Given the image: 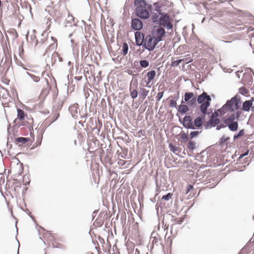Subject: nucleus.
I'll return each mask as SVG.
<instances>
[{
	"instance_id": "nucleus-2",
	"label": "nucleus",
	"mask_w": 254,
	"mask_h": 254,
	"mask_svg": "<svg viewBox=\"0 0 254 254\" xmlns=\"http://www.w3.org/2000/svg\"><path fill=\"white\" fill-rule=\"evenodd\" d=\"M134 4L136 7L135 14L136 16L142 19H146L149 17L150 14L146 7L147 3L145 0H135Z\"/></svg>"
},
{
	"instance_id": "nucleus-17",
	"label": "nucleus",
	"mask_w": 254,
	"mask_h": 254,
	"mask_svg": "<svg viewBox=\"0 0 254 254\" xmlns=\"http://www.w3.org/2000/svg\"><path fill=\"white\" fill-rule=\"evenodd\" d=\"M69 111L70 112L73 118H77L79 114V111L77 104H73L69 107Z\"/></svg>"
},
{
	"instance_id": "nucleus-38",
	"label": "nucleus",
	"mask_w": 254,
	"mask_h": 254,
	"mask_svg": "<svg viewBox=\"0 0 254 254\" xmlns=\"http://www.w3.org/2000/svg\"><path fill=\"white\" fill-rule=\"evenodd\" d=\"M169 147L170 149V150L172 151L173 153H175L177 151H178V147L176 146L173 145L172 144H170L169 145Z\"/></svg>"
},
{
	"instance_id": "nucleus-30",
	"label": "nucleus",
	"mask_w": 254,
	"mask_h": 254,
	"mask_svg": "<svg viewBox=\"0 0 254 254\" xmlns=\"http://www.w3.org/2000/svg\"><path fill=\"white\" fill-rule=\"evenodd\" d=\"M17 117L18 118L21 120L24 118V111L20 109H17Z\"/></svg>"
},
{
	"instance_id": "nucleus-51",
	"label": "nucleus",
	"mask_w": 254,
	"mask_h": 254,
	"mask_svg": "<svg viewBox=\"0 0 254 254\" xmlns=\"http://www.w3.org/2000/svg\"><path fill=\"white\" fill-rule=\"evenodd\" d=\"M59 116V114H58V115H57V117H56V118H55V119L54 120V121H56V120L58 118Z\"/></svg>"
},
{
	"instance_id": "nucleus-64",
	"label": "nucleus",
	"mask_w": 254,
	"mask_h": 254,
	"mask_svg": "<svg viewBox=\"0 0 254 254\" xmlns=\"http://www.w3.org/2000/svg\"><path fill=\"white\" fill-rule=\"evenodd\" d=\"M11 146H12V145H11V144H10V147H9V148H10V149L11 148Z\"/></svg>"
},
{
	"instance_id": "nucleus-23",
	"label": "nucleus",
	"mask_w": 254,
	"mask_h": 254,
	"mask_svg": "<svg viewBox=\"0 0 254 254\" xmlns=\"http://www.w3.org/2000/svg\"><path fill=\"white\" fill-rule=\"evenodd\" d=\"M30 140L29 138L27 137H18L16 139V144H17L18 143H21L22 144H24L28 142Z\"/></svg>"
},
{
	"instance_id": "nucleus-35",
	"label": "nucleus",
	"mask_w": 254,
	"mask_h": 254,
	"mask_svg": "<svg viewBox=\"0 0 254 254\" xmlns=\"http://www.w3.org/2000/svg\"><path fill=\"white\" fill-rule=\"evenodd\" d=\"M172 195V193L169 192L166 195H163L162 197V199L166 201H168L171 198Z\"/></svg>"
},
{
	"instance_id": "nucleus-14",
	"label": "nucleus",
	"mask_w": 254,
	"mask_h": 254,
	"mask_svg": "<svg viewBox=\"0 0 254 254\" xmlns=\"http://www.w3.org/2000/svg\"><path fill=\"white\" fill-rule=\"evenodd\" d=\"M254 101V98L252 97L250 100H246L243 102L242 109L245 112L251 110V107Z\"/></svg>"
},
{
	"instance_id": "nucleus-44",
	"label": "nucleus",
	"mask_w": 254,
	"mask_h": 254,
	"mask_svg": "<svg viewBox=\"0 0 254 254\" xmlns=\"http://www.w3.org/2000/svg\"><path fill=\"white\" fill-rule=\"evenodd\" d=\"M31 40H33V41H35V46H36L37 45H38V40L36 39V36L35 35H32L31 36Z\"/></svg>"
},
{
	"instance_id": "nucleus-42",
	"label": "nucleus",
	"mask_w": 254,
	"mask_h": 254,
	"mask_svg": "<svg viewBox=\"0 0 254 254\" xmlns=\"http://www.w3.org/2000/svg\"><path fill=\"white\" fill-rule=\"evenodd\" d=\"M170 106L171 107H175V108H176L177 107V102H176V101L175 100H171L170 101Z\"/></svg>"
},
{
	"instance_id": "nucleus-40",
	"label": "nucleus",
	"mask_w": 254,
	"mask_h": 254,
	"mask_svg": "<svg viewBox=\"0 0 254 254\" xmlns=\"http://www.w3.org/2000/svg\"><path fill=\"white\" fill-rule=\"evenodd\" d=\"M163 96V92H159L156 96V100L157 101H159L162 98Z\"/></svg>"
},
{
	"instance_id": "nucleus-1",
	"label": "nucleus",
	"mask_w": 254,
	"mask_h": 254,
	"mask_svg": "<svg viewBox=\"0 0 254 254\" xmlns=\"http://www.w3.org/2000/svg\"><path fill=\"white\" fill-rule=\"evenodd\" d=\"M241 104V97L237 94L226 103L220 109L219 112L222 115L225 114L227 112L237 111L240 108Z\"/></svg>"
},
{
	"instance_id": "nucleus-32",
	"label": "nucleus",
	"mask_w": 254,
	"mask_h": 254,
	"mask_svg": "<svg viewBox=\"0 0 254 254\" xmlns=\"http://www.w3.org/2000/svg\"><path fill=\"white\" fill-rule=\"evenodd\" d=\"M180 140L182 142H186L188 140V136L185 133H181L180 134Z\"/></svg>"
},
{
	"instance_id": "nucleus-49",
	"label": "nucleus",
	"mask_w": 254,
	"mask_h": 254,
	"mask_svg": "<svg viewBox=\"0 0 254 254\" xmlns=\"http://www.w3.org/2000/svg\"><path fill=\"white\" fill-rule=\"evenodd\" d=\"M251 111L252 112H254V103L253 104V105L252 106V107H251Z\"/></svg>"
},
{
	"instance_id": "nucleus-19",
	"label": "nucleus",
	"mask_w": 254,
	"mask_h": 254,
	"mask_svg": "<svg viewBox=\"0 0 254 254\" xmlns=\"http://www.w3.org/2000/svg\"><path fill=\"white\" fill-rule=\"evenodd\" d=\"M200 106V110L201 112L205 116L207 112V108L210 105V102L205 101L203 103H201Z\"/></svg>"
},
{
	"instance_id": "nucleus-13",
	"label": "nucleus",
	"mask_w": 254,
	"mask_h": 254,
	"mask_svg": "<svg viewBox=\"0 0 254 254\" xmlns=\"http://www.w3.org/2000/svg\"><path fill=\"white\" fill-rule=\"evenodd\" d=\"M197 102L198 104L203 103L205 101L210 102L211 100L209 95L203 91L202 94L199 95L196 98Z\"/></svg>"
},
{
	"instance_id": "nucleus-16",
	"label": "nucleus",
	"mask_w": 254,
	"mask_h": 254,
	"mask_svg": "<svg viewBox=\"0 0 254 254\" xmlns=\"http://www.w3.org/2000/svg\"><path fill=\"white\" fill-rule=\"evenodd\" d=\"M204 119V116H199L196 118L193 123L194 127H200L203 125V121Z\"/></svg>"
},
{
	"instance_id": "nucleus-12",
	"label": "nucleus",
	"mask_w": 254,
	"mask_h": 254,
	"mask_svg": "<svg viewBox=\"0 0 254 254\" xmlns=\"http://www.w3.org/2000/svg\"><path fill=\"white\" fill-rule=\"evenodd\" d=\"M144 39V35L143 33L139 32H136L135 33V40L136 46H143Z\"/></svg>"
},
{
	"instance_id": "nucleus-52",
	"label": "nucleus",
	"mask_w": 254,
	"mask_h": 254,
	"mask_svg": "<svg viewBox=\"0 0 254 254\" xmlns=\"http://www.w3.org/2000/svg\"><path fill=\"white\" fill-rule=\"evenodd\" d=\"M222 42L224 43H230V41H222Z\"/></svg>"
},
{
	"instance_id": "nucleus-28",
	"label": "nucleus",
	"mask_w": 254,
	"mask_h": 254,
	"mask_svg": "<svg viewBox=\"0 0 254 254\" xmlns=\"http://www.w3.org/2000/svg\"><path fill=\"white\" fill-rule=\"evenodd\" d=\"M161 13H154L153 16H152V20L153 23L157 24L158 21L159 20V14Z\"/></svg>"
},
{
	"instance_id": "nucleus-60",
	"label": "nucleus",
	"mask_w": 254,
	"mask_h": 254,
	"mask_svg": "<svg viewBox=\"0 0 254 254\" xmlns=\"http://www.w3.org/2000/svg\"><path fill=\"white\" fill-rule=\"evenodd\" d=\"M6 145H7V146H8V145H9V144H8V141H7V142Z\"/></svg>"
},
{
	"instance_id": "nucleus-3",
	"label": "nucleus",
	"mask_w": 254,
	"mask_h": 254,
	"mask_svg": "<svg viewBox=\"0 0 254 254\" xmlns=\"http://www.w3.org/2000/svg\"><path fill=\"white\" fill-rule=\"evenodd\" d=\"M156 39L152 35H147L145 39L143 47L148 51H152L159 43L158 41H155Z\"/></svg>"
},
{
	"instance_id": "nucleus-8",
	"label": "nucleus",
	"mask_w": 254,
	"mask_h": 254,
	"mask_svg": "<svg viewBox=\"0 0 254 254\" xmlns=\"http://www.w3.org/2000/svg\"><path fill=\"white\" fill-rule=\"evenodd\" d=\"M232 112V113L228 114L227 115L226 119L224 121V122L238 121L241 116L242 112L240 111H237L235 112Z\"/></svg>"
},
{
	"instance_id": "nucleus-63",
	"label": "nucleus",
	"mask_w": 254,
	"mask_h": 254,
	"mask_svg": "<svg viewBox=\"0 0 254 254\" xmlns=\"http://www.w3.org/2000/svg\"><path fill=\"white\" fill-rule=\"evenodd\" d=\"M157 3H154V5H157Z\"/></svg>"
},
{
	"instance_id": "nucleus-26",
	"label": "nucleus",
	"mask_w": 254,
	"mask_h": 254,
	"mask_svg": "<svg viewBox=\"0 0 254 254\" xmlns=\"http://www.w3.org/2000/svg\"><path fill=\"white\" fill-rule=\"evenodd\" d=\"M26 74L29 75L31 78L35 82H38L40 80V77L39 76H37L34 74L29 73L28 72H26Z\"/></svg>"
},
{
	"instance_id": "nucleus-36",
	"label": "nucleus",
	"mask_w": 254,
	"mask_h": 254,
	"mask_svg": "<svg viewBox=\"0 0 254 254\" xmlns=\"http://www.w3.org/2000/svg\"><path fill=\"white\" fill-rule=\"evenodd\" d=\"M201 131H191L190 133V138L192 139L194 137H196Z\"/></svg>"
},
{
	"instance_id": "nucleus-27",
	"label": "nucleus",
	"mask_w": 254,
	"mask_h": 254,
	"mask_svg": "<svg viewBox=\"0 0 254 254\" xmlns=\"http://www.w3.org/2000/svg\"><path fill=\"white\" fill-rule=\"evenodd\" d=\"M139 64L141 67L143 68H146L148 66L149 63L147 60H143L139 61Z\"/></svg>"
},
{
	"instance_id": "nucleus-43",
	"label": "nucleus",
	"mask_w": 254,
	"mask_h": 254,
	"mask_svg": "<svg viewBox=\"0 0 254 254\" xmlns=\"http://www.w3.org/2000/svg\"><path fill=\"white\" fill-rule=\"evenodd\" d=\"M193 189V186L191 185H189L187 187V190H186V193L188 194L191 190Z\"/></svg>"
},
{
	"instance_id": "nucleus-20",
	"label": "nucleus",
	"mask_w": 254,
	"mask_h": 254,
	"mask_svg": "<svg viewBox=\"0 0 254 254\" xmlns=\"http://www.w3.org/2000/svg\"><path fill=\"white\" fill-rule=\"evenodd\" d=\"M189 109L187 105L181 104L178 106V111L182 115L186 114Z\"/></svg>"
},
{
	"instance_id": "nucleus-21",
	"label": "nucleus",
	"mask_w": 254,
	"mask_h": 254,
	"mask_svg": "<svg viewBox=\"0 0 254 254\" xmlns=\"http://www.w3.org/2000/svg\"><path fill=\"white\" fill-rule=\"evenodd\" d=\"M195 97L194 94L193 92H186L184 95V100L185 102H188L189 100H191Z\"/></svg>"
},
{
	"instance_id": "nucleus-22",
	"label": "nucleus",
	"mask_w": 254,
	"mask_h": 254,
	"mask_svg": "<svg viewBox=\"0 0 254 254\" xmlns=\"http://www.w3.org/2000/svg\"><path fill=\"white\" fill-rule=\"evenodd\" d=\"M197 100L196 97H194L188 102V105L191 108H195L197 106Z\"/></svg>"
},
{
	"instance_id": "nucleus-37",
	"label": "nucleus",
	"mask_w": 254,
	"mask_h": 254,
	"mask_svg": "<svg viewBox=\"0 0 254 254\" xmlns=\"http://www.w3.org/2000/svg\"><path fill=\"white\" fill-rule=\"evenodd\" d=\"M67 20L68 22H69L71 23L72 22L73 23V25H76V22L75 21V18L72 15H69L67 17Z\"/></svg>"
},
{
	"instance_id": "nucleus-5",
	"label": "nucleus",
	"mask_w": 254,
	"mask_h": 254,
	"mask_svg": "<svg viewBox=\"0 0 254 254\" xmlns=\"http://www.w3.org/2000/svg\"><path fill=\"white\" fill-rule=\"evenodd\" d=\"M161 16L159 17V20L157 24L158 26L166 27L167 30H171L173 28V25L169 21V16L166 13H160Z\"/></svg>"
},
{
	"instance_id": "nucleus-10",
	"label": "nucleus",
	"mask_w": 254,
	"mask_h": 254,
	"mask_svg": "<svg viewBox=\"0 0 254 254\" xmlns=\"http://www.w3.org/2000/svg\"><path fill=\"white\" fill-rule=\"evenodd\" d=\"M143 26L142 21L138 18L132 19L131 23V27L135 31L140 30Z\"/></svg>"
},
{
	"instance_id": "nucleus-45",
	"label": "nucleus",
	"mask_w": 254,
	"mask_h": 254,
	"mask_svg": "<svg viewBox=\"0 0 254 254\" xmlns=\"http://www.w3.org/2000/svg\"><path fill=\"white\" fill-rule=\"evenodd\" d=\"M183 219H176L175 220L176 224H181L183 222Z\"/></svg>"
},
{
	"instance_id": "nucleus-53",
	"label": "nucleus",
	"mask_w": 254,
	"mask_h": 254,
	"mask_svg": "<svg viewBox=\"0 0 254 254\" xmlns=\"http://www.w3.org/2000/svg\"><path fill=\"white\" fill-rule=\"evenodd\" d=\"M136 253H139V251H138V250H137V249H136V251H135V254H136Z\"/></svg>"
},
{
	"instance_id": "nucleus-39",
	"label": "nucleus",
	"mask_w": 254,
	"mask_h": 254,
	"mask_svg": "<svg viewBox=\"0 0 254 254\" xmlns=\"http://www.w3.org/2000/svg\"><path fill=\"white\" fill-rule=\"evenodd\" d=\"M229 139V137L222 136L220 139L219 144L222 145L223 143H224L225 142H226Z\"/></svg>"
},
{
	"instance_id": "nucleus-61",
	"label": "nucleus",
	"mask_w": 254,
	"mask_h": 254,
	"mask_svg": "<svg viewBox=\"0 0 254 254\" xmlns=\"http://www.w3.org/2000/svg\"><path fill=\"white\" fill-rule=\"evenodd\" d=\"M71 35H72V34H70L69 35V37H70Z\"/></svg>"
},
{
	"instance_id": "nucleus-34",
	"label": "nucleus",
	"mask_w": 254,
	"mask_h": 254,
	"mask_svg": "<svg viewBox=\"0 0 254 254\" xmlns=\"http://www.w3.org/2000/svg\"><path fill=\"white\" fill-rule=\"evenodd\" d=\"M244 134V130L241 129L239 131V133L234 135V140H236Z\"/></svg>"
},
{
	"instance_id": "nucleus-58",
	"label": "nucleus",
	"mask_w": 254,
	"mask_h": 254,
	"mask_svg": "<svg viewBox=\"0 0 254 254\" xmlns=\"http://www.w3.org/2000/svg\"><path fill=\"white\" fill-rule=\"evenodd\" d=\"M70 41H71V42L72 43H73V40L71 39V40H70Z\"/></svg>"
},
{
	"instance_id": "nucleus-62",
	"label": "nucleus",
	"mask_w": 254,
	"mask_h": 254,
	"mask_svg": "<svg viewBox=\"0 0 254 254\" xmlns=\"http://www.w3.org/2000/svg\"><path fill=\"white\" fill-rule=\"evenodd\" d=\"M62 103L60 104V108H61L62 107Z\"/></svg>"
},
{
	"instance_id": "nucleus-46",
	"label": "nucleus",
	"mask_w": 254,
	"mask_h": 254,
	"mask_svg": "<svg viewBox=\"0 0 254 254\" xmlns=\"http://www.w3.org/2000/svg\"><path fill=\"white\" fill-rule=\"evenodd\" d=\"M87 53L86 46H83L82 48V53L84 55Z\"/></svg>"
},
{
	"instance_id": "nucleus-55",
	"label": "nucleus",
	"mask_w": 254,
	"mask_h": 254,
	"mask_svg": "<svg viewBox=\"0 0 254 254\" xmlns=\"http://www.w3.org/2000/svg\"><path fill=\"white\" fill-rule=\"evenodd\" d=\"M190 62H191V60H190V61H189V62H187L186 63V64H188V63H190Z\"/></svg>"
},
{
	"instance_id": "nucleus-18",
	"label": "nucleus",
	"mask_w": 254,
	"mask_h": 254,
	"mask_svg": "<svg viewBox=\"0 0 254 254\" xmlns=\"http://www.w3.org/2000/svg\"><path fill=\"white\" fill-rule=\"evenodd\" d=\"M156 75V71L154 70H152L148 71L147 73L146 76L147 77V81H146V86L150 87V86L148 85L153 80Z\"/></svg>"
},
{
	"instance_id": "nucleus-29",
	"label": "nucleus",
	"mask_w": 254,
	"mask_h": 254,
	"mask_svg": "<svg viewBox=\"0 0 254 254\" xmlns=\"http://www.w3.org/2000/svg\"><path fill=\"white\" fill-rule=\"evenodd\" d=\"M128 47L127 43H124L123 46L122 53L123 56H126L128 52Z\"/></svg>"
},
{
	"instance_id": "nucleus-24",
	"label": "nucleus",
	"mask_w": 254,
	"mask_h": 254,
	"mask_svg": "<svg viewBox=\"0 0 254 254\" xmlns=\"http://www.w3.org/2000/svg\"><path fill=\"white\" fill-rule=\"evenodd\" d=\"M149 90H147L144 88H140V96L144 100L146 97L149 93Z\"/></svg>"
},
{
	"instance_id": "nucleus-7",
	"label": "nucleus",
	"mask_w": 254,
	"mask_h": 254,
	"mask_svg": "<svg viewBox=\"0 0 254 254\" xmlns=\"http://www.w3.org/2000/svg\"><path fill=\"white\" fill-rule=\"evenodd\" d=\"M40 43L44 44L45 43H50L49 49H54L57 47V40L54 37L51 36L49 38L48 36L41 39L39 42Z\"/></svg>"
},
{
	"instance_id": "nucleus-56",
	"label": "nucleus",
	"mask_w": 254,
	"mask_h": 254,
	"mask_svg": "<svg viewBox=\"0 0 254 254\" xmlns=\"http://www.w3.org/2000/svg\"><path fill=\"white\" fill-rule=\"evenodd\" d=\"M1 0H0V7H1Z\"/></svg>"
},
{
	"instance_id": "nucleus-41",
	"label": "nucleus",
	"mask_w": 254,
	"mask_h": 254,
	"mask_svg": "<svg viewBox=\"0 0 254 254\" xmlns=\"http://www.w3.org/2000/svg\"><path fill=\"white\" fill-rule=\"evenodd\" d=\"M226 125L224 123V124H218L217 125V127H216V129L217 130H220V129L222 128H224L226 127Z\"/></svg>"
},
{
	"instance_id": "nucleus-59",
	"label": "nucleus",
	"mask_w": 254,
	"mask_h": 254,
	"mask_svg": "<svg viewBox=\"0 0 254 254\" xmlns=\"http://www.w3.org/2000/svg\"><path fill=\"white\" fill-rule=\"evenodd\" d=\"M204 19H205V18H203V19H202V23H203V22H204Z\"/></svg>"
},
{
	"instance_id": "nucleus-6",
	"label": "nucleus",
	"mask_w": 254,
	"mask_h": 254,
	"mask_svg": "<svg viewBox=\"0 0 254 254\" xmlns=\"http://www.w3.org/2000/svg\"><path fill=\"white\" fill-rule=\"evenodd\" d=\"M179 121L181 123H182L183 127L186 128L191 129H195V127H194L192 119L191 116H186L183 118L182 122L181 121L180 118L179 119Z\"/></svg>"
},
{
	"instance_id": "nucleus-48",
	"label": "nucleus",
	"mask_w": 254,
	"mask_h": 254,
	"mask_svg": "<svg viewBox=\"0 0 254 254\" xmlns=\"http://www.w3.org/2000/svg\"><path fill=\"white\" fill-rule=\"evenodd\" d=\"M249 153V150H248L245 153H243L244 155H245V156L248 155Z\"/></svg>"
},
{
	"instance_id": "nucleus-4",
	"label": "nucleus",
	"mask_w": 254,
	"mask_h": 254,
	"mask_svg": "<svg viewBox=\"0 0 254 254\" xmlns=\"http://www.w3.org/2000/svg\"><path fill=\"white\" fill-rule=\"evenodd\" d=\"M152 36L156 39L155 41L159 42L163 40L165 35V29L161 26H155L152 30Z\"/></svg>"
},
{
	"instance_id": "nucleus-57",
	"label": "nucleus",
	"mask_w": 254,
	"mask_h": 254,
	"mask_svg": "<svg viewBox=\"0 0 254 254\" xmlns=\"http://www.w3.org/2000/svg\"><path fill=\"white\" fill-rule=\"evenodd\" d=\"M156 10H157V11H160V8H159V7H158V9H157Z\"/></svg>"
},
{
	"instance_id": "nucleus-50",
	"label": "nucleus",
	"mask_w": 254,
	"mask_h": 254,
	"mask_svg": "<svg viewBox=\"0 0 254 254\" xmlns=\"http://www.w3.org/2000/svg\"><path fill=\"white\" fill-rule=\"evenodd\" d=\"M10 127V125H9L8 126V128H7V131H8V133H9V128Z\"/></svg>"
},
{
	"instance_id": "nucleus-25",
	"label": "nucleus",
	"mask_w": 254,
	"mask_h": 254,
	"mask_svg": "<svg viewBox=\"0 0 254 254\" xmlns=\"http://www.w3.org/2000/svg\"><path fill=\"white\" fill-rule=\"evenodd\" d=\"M187 148L190 150H194L196 148L195 142L192 141H190L187 144Z\"/></svg>"
},
{
	"instance_id": "nucleus-47",
	"label": "nucleus",
	"mask_w": 254,
	"mask_h": 254,
	"mask_svg": "<svg viewBox=\"0 0 254 254\" xmlns=\"http://www.w3.org/2000/svg\"><path fill=\"white\" fill-rule=\"evenodd\" d=\"M245 156V155H244L243 154H241L239 157L238 158L237 161L240 162L241 161V159Z\"/></svg>"
},
{
	"instance_id": "nucleus-31",
	"label": "nucleus",
	"mask_w": 254,
	"mask_h": 254,
	"mask_svg": "<svg viewBox=\"0 0 254 254\" xmlns=\"http://www.w3.org/2000/svg\"><path fill=\"white\" fill-rule=\"evenodd\" d=\"M239 92L240 94L246 96L248 93V91L245 87H242L239 89Z\"/></svg>"
},
{
	"instance_id": "nucleus-33",
	"label": "nucleus",
	"mask_w": 254,
	"mask_h": 254,
	"mask_svg": "<svg viewBox=\"0 0 254 254\" xmlns=\"http://www.w3.org/2000/svg\"><path fill=\"white\" fill-rule=\"evenodd\" d=\"M185 61V59H179L177 61H173L172 62L171 66H178L181 62H184Z\"/></svg>"
},
{
	"instance_id": "nucleus-15",
	"label": "nucleus",
	"mask_w": 254,
	"mask_h": 254,
	"mask_svg": "<svg viewBox=\"0 0 254 254\" xmlns=\"http://www.w3.org/2000/svg\"><path fill=\"white\" fill-rule=\"evenodd\" d=\"M225 124L228 127L230 130L232 131H235L238 130V121L236 122H224Z\"/></svg>"
},
{
	"instance_id": "nucleus-11",
	"label": "nucleus",
	"mask_w": 254,
	"mask_h": 254,
	"mask_svg": "<svg viewBox=\"0 0 254 254\" xmlns=\"http://www.w3.org/2000/svg\"><path fill=\"white\" fill-rule=\"evenodd\" d=\"M137 83L136 81L133 82L131 81L129 87L130 95L133 99H135L138 96V92L137 91Z\"/></svg>"
},
{
	"instance_id": "nucleus-54",
	"label": "nucleus",
	"mask_w": 254,
	"mask_h": 254,
	"mask_svg": "<svg viewBox=\"0 0 254 254\" xmlns=\"http://www.w3.org/2000/svg\"><path fill=\"white\" fill-rule=\"evenodd\" d=\"M185 102V100H182L181 101V104H183Z\"/></svg>"
},
{
	"instance_id": "nucleus-9",
	"label": "nucleus",
	"mask_w": 254,
	"mask_h": 254,
	"mask_svg": "<svg viewBox=\"0 0 254 254\" xmlns=\"http://www.w3.org/2000/svg\"><path fill=\"white\" fill-rule=\"evenodd\" d=\"M218 114L217 113H213L211 115L210 119L209 120L208 123L206 125V128H208L210 127H214L219 124V119L216 118Z\"/></svg>"
}]
</instances>
